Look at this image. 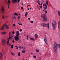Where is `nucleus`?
<instances>
[{
  "instance_id": "13",
  "label": "nucleus",
  "mask_w": 60,
  "mask_h": 60,
  "mask_svg": "<svg viewBox=\"0 0 60 60\" xmlns=\"http://www.w3.org/2000/svg\"><path fill=\"white\" fill-rule=\"evenodd\" d=\"M41 18H45V17H46V15L45 14H42L41 15Z\"/></svg>"
},
{
  "instance_id": "18",
  "label": "nucleus",
  "mask_w": 60,
  "mask_h": 60,
  "mask_svg": "<svg viewBox=\"0 0 60 60\" xmlns=\"http://www.w3.org/2000/svg\"><path fill=\"white\" fill-rule=\"evenodd\" d=\"M38 35H37V34H35V38H36L37 37H38Z\"/></svg>"
},
{
  "instance_id": "40",
  "label": "nucleus",
  "mask_w": 60,
  "mask_h": 60,
  "mask_svg": "<svg viewBox=\"0 0 60 60\" xmlns=\"http://www.w3.org/2000/svg\"><path fill=\"white\" fill-rule=\"evenodd\" d=\"M2 18L3 19H4V15H2Z\"/></svg>"
},
{
  "instance_id": "36",
  "label": "nucleus",
  "mask_w": 60,
  "mask_h": 60,
  "mask_svg": "<svg viewBox=\"0 0 60 60\" xmlns=\"http://www.w3.org/2000/svg\"><path fill=\"white\" fill-rule=\"evenodd\" d=\"M22 53H25V52H26V51H22Z\"/></svg>"
},
{
  "instance_id": "57",
  "label": "nucleus",
  "mask_w": 60,
  "mask_h": 60,
  "mask_svg": "<svg viewBox=\"0 0 60 60\" xmlns=\"http://www.w3.org/2000/svg\"><path fill=\"white\" fill-rule=\"evenodd\" d=\"M11 54H12V55H13V53H11Z\"/></svg>"
},
{
  "instance_id": "37",
  "label": "nucleus",
  "mask_w": 60,
  "mask_h": 60,
  "mask_svg": "<svg viewBox=\"0 0 60 60\" xmlns=\"http://www.w3.org/2000/svg\"><path fill=\"white\" fill-rule=\"evenodd\" d=\"M38 4H39V5H41V6L42 5V4H40L39 3H38Z\"/></svg>"
},
{
  "instance_id": "60",
  "label": "nucleus",
  "mask_w": 60,
  "mask_h": 60,
  "mask_svg": "<svg viewBox=\"0 0 60 60\" xmlns=\"http://www.w3.org/2000/svg\"><path fill=\"white\" fill-rule=\"evenodd\" d=\"M9 5H8V8H9Z\"/></svg>"
},
{
  "instance_id": "33",
  "label": "nucleus",
  "mask_w": 60,
  "mask_h": 60,
  "mask_svg": "<svg viewBox=\"0 0 60 60\" xmlns=\"http://www.w3.org/2000/svg\"><path fill=\"white\" fill-rule=\"evenodd\" d=\"M9 42V40H8V41H7V44H8Z\"/></svg>"
},
{
  "instance_id": "7",
  "label": "nucleus",
  "mask_w": 60,
  "mask_h": 60,
  "mask_svg": "<svg viewBox=\"0 0 60 60\" xmlns=\"http://www.w3.org/2000/svg\"><path fill=\"white\" fill-rule=\"evenodd\" d=\"M4 10H5L4 8L2 6L1 8V11L2 13H4Z\"/></svg>"
},
{
  "instance_id": "34",
  "label": "nucleus",
  "mask_w": 60,
  "mask_h": 60,
  "mask_svg": "<svg viewBox=\"0 0 60 60\" xmlns=\"http://www.w3.org/2000/svg\"><path fill=\"white\" fill-rule=\"evenodd\" d=\"M30 22L32 24H33V21H30Z\"/></svg>"
},
{
  "instance_id": "42",
  "label": "nucleus",
  "mask_w": 60,
  "mask_h": 60,
  "mask_svg": "<svg viewBox=\"0 0 60 60\" xmlns=\"http://www.w3.org/2000/svg\"><path fill=\"white\" fill-rule=\"evenodd\" d=\"M40 7L41 9H42V7L41 6H40Z\"/></svg>"
},
{
  "instance_id": "2",
  "label": "nucleus",
  "mask_w": 60,
  "mask_h": 60,
  "mask_svg": "<svg viewBox=\"0 0 60 60\" xmlns=\"http://www.w3.org/2000/svg\"><path fill=\"white\" fill-rule=\"evenodd\" d=\"M52 25L53 30H55L56 28V22L55 20H54L53 21Z\"/></svg>"
},
{
  "instance_id": "23",
  "label": "nucleus",
  "mask_w": 60,
  "mask_h": 60,
  "mask_svg": "<svg viewBox=\"0 0 60 60\" xmlns=\"http://www.w3.org/2000/svg\"><path fill=\"white\" fill-rule=\"evenodd\" d=\"M20 52H18V56H20Z\"/></svg>"
},
{
  "instance_id": "26",
  "label": "nucleus",
  "mask_w": 60,
  "mask_h": 60,
  "mask_svg": "<svg viewBox=\"0 0 60 60\" xmlns=\"http://www.w3.org/2000/svg\"><path fill=\"white\" fill-rule=\"evenodd\" d=\"M14 14L16 16H18V14L16 13H15Z\"/></svg>"
},
{
  "instance_id": "48",
  "label": "nucleus",
  "mask_w": 60,
  "mask_h": 60,
  "mask_svg": "<svg viewBox=\"0 0 60 60\" xmlns=\"http://www.w3.org/2000/svg\"><path fill=\"white\" fill-rule=\"evenodd\" d=\"M12 42H13V43H14V40H13L12 41Z\"/></svg>"
},
{
  "instance_id": "11",
  "label": "nucleus",
  "mask_w": 60,
  "mask_h": 60,
  "mask_svg": "<svg viewBox=\"0 0 60 60\" xmlns=\"http://www.w3.org/2000/svg\"><path fill=\"white\" fill-rule=\"evenodd\" d=\"M16 35L17 36H19V31H17L16 32Z\"/></svg>"
},
{
  "instance_id": "10",
  "label": "nucleus",
  "mask_w": 60,
  "mask_h": 60,
  "mask_svg": "<svg viewBox=\"0 0 60 60\" xmlns=\"http://www.w3.org/2000/svg\"><path fill=\"white\" fill-rule=\"evenodd\" d=\"M17 0H12V3H13V4H15V3H17Z\"/></svg>"
},
{
  "instance_id": "56",
  "label": "nucleus",
  "mask_w": 60,
  "mask_h": 60,
  "mask_svg": "<svg viewBox=\"0 0 60 60\" xmlns=\"http://www.w3.org/2000/svg\"><path fill=\"white\" fill-rule=\"evenodd\" d=\"M45 7H47V5H45Z\"/></svg>"
},
{
  "instance_id": "14",
  "label": "nucleus",
  "mask_w": 60,
  "mask_h": 60,
  "mask_svg": "<svg viewBox=\"0 0 60 60\" xmlns=\"http://www.w3.org/2000/svg\"><path fill=\"white\" fill-rule=\"evenodd\" d=\"M10 3H11V1L9 0H8V3H7V5H10Z\"/></svg>"
},
{
  "instance_id": "38",
  "label": "nucleus",
  "mask_w": 60,
  "mask_h": 60,
  "mask_svg": "<svg viewBox=\"0 0 60 60\" xmlns=\"http://www.w3.org/2000/svg\"><path fill=\"white\" fill-rule=\"evenodd\" d=\"M19 1H20V0H18L17 1L18 2L19 4Z\"/></svg>"
},
{
  "instance_id": "47",
  "label": "nucleus",
  "mask_w": 60,
  "mask_h": 60,
  "mask_svg": "<svg viewBox=\"0 0 60 60\" xmlns=\"http://www.w3.org/2000/svg\"><path fill=\"white\" fill-rule=\"evenodd\" d=\"M19 18H20V17H19V16L18 17V19H19Z\"/></svg>"
},
{
  "instance_id": "15",
  "label": "nucleus",
  "mask_w": 60,
  "mask_h": 60,
  "mask_svg": "<svg viewBox=\"0 0 60 60\" xmlns=\"http://www.w3.org/2000/svg\"><path fill=\"white\" fill-rule=\"evenodd\" d=\"M40 0H36V2L38 3V4L39 3H40Z\"/></svg>"
},
{
  "instance_id": "8",
  "label": "nucleus",
  "mask_w": 60,
  "mask_h": 60,
  "mask_svg": "<svg viewBox=\"0 0 60 60\" xmlns=\"http://www.w3.org/2000/svg\"><path fill=\"white\" fill-rule=\"evenodd\" d=\"M18 37H19V36H15V41H19V38Z\"/></svg>"
},
{
  "instance_id": "49",
  "label": "nucleus",
  "mask_w": 60,
  "mask_h": 60,
  "mask_svg": "<svg viewBox=\"0 0 60 60\" xmlns=\"http://www.w3.org/2000/svg\"><path fill=\"white\" fill-rule=\"evenodd\" d=\"M20 32H21V31H22V30L21 29H20Z\"/></svg>"
},
{
  "instance_id": "16",
  "label": "nucleus",
  "mask_w": 60,
  "mask_h": 60,
  "mask_svg": "<svg viewBox=\"0 0 60 60\" xmlns=\"http://www.w3.org/2000/svg\"><path fill=\"white\" fill-rule=\"evenodd\" d=\"M28 15V12H26L25 13V17H27V15Z\"/></svg>"
},
{
  "instance_id": "52",
  "label": "nucleus",
  "mask_w": 60,
  "mask_h": 60,
  "mask_svg": "<svg viewBox=\"0 0 60 60\" xmlns=\"http://www.w3.org/2000/svg\"><path fill=\"white\" fill-rule=\"evenodd\" d=\"M18 24H19V25H22V24H21V23L19 24V23H18Z\"/></svg>"
},
{
  "instance_id": "17",
  "label": "nucleus",
  "mask_w": 60,
  "mask_h": 60,
  "mask_svg": "<svg viewBox=\"0 0 60 60\" xmlns=\"http://www.w3.org/2000/svg\"><path fill=\"white\" fill-rule=\"evenodd\" d=\"M30 39L31 40H33V41H35V39L33 38H30Z\"/></svg>"
},
{
  "instance_id": "3",
  "label": "nucleus",
  "mask_w": 60,
  "mask_h": 60,
  "mask_svg": "<svg viewBox=\"0 0 60 60\" xmlns=\"http://www.w3.org/2000/svg\"><path fill=\"white\" fill-rule=\"evenodd\" d=\"M41 25L43 27H46L47 26L48 29H49V23H48L47 24H46L45 23H43L41 24Z\"/></svg>"
},
{
  "instance_id": "20",
  "label": "nucleus",
  "mask_w": 60,
  "mask_h": 60,
  "mask_svg": "<svg viewBox=\"0 0 60 60\" xmlns=\"http://www.w3.org/2000/svg\"><path fill=\"white\" fill-rule=\"evenodd\" d=\"M6 34V32H2L1 33V34Z\"/></svg>"
},
{
  "instance_id": "24",
  "label": "nucleus",
  "mask_w": 60,
  "mask_h": 60,
  "mask_svg": "<svg viewBox=\"0 0 60 60\" xmlns=\"http://www.w3.org/2000/svg\"><path fill=\"white\" fill-rule=\"evenodd\" d=\"M26 48H25V47H22V49H25Z\"/></svg>"
},
{
  "instance_id": "19",
  "label": "nucleus",
  "mask_w": 60,
  "mask_h": 60,
  "mask_svg": "<svg viewBox=\"0 0 60 60\" xmlns=\"http://www.w3.org/2000/svg\"><path fill=\"white\" fill-rule=\"evenodd\" d=\"M58 15L59 16H60V11L59 10L58 11Z\"/></svg>"
},
{
  "instance_id": "4",
  "label": "nucleus",
  "mask_w": 60,
  "mask_h": 60,
  "mask_svg": "<svg viewBox=\"0 0 60 60\" xmlns=\"http://www.w3.org/2000/svg\"><path fill=\"white\" fill-rule=\"evenodd\" d=\"M6 26V28H7V29H9V27H8V26L7 25H6V23H5L3 24V26H2V27H1L0 30H3V29H4V26Z\"/></svg>"
},
{
  "instance_id": "29",
  "label": "nucleus",
  "mask_w": 60,
  "mask_h": 60,
  "mask_svg": "<svg viewBox=\"0 0 60 60\" xmlns=\"http://www.w3.org/2000/svg\"><path fill=\"white\" fill-rule=\"evenodd\" d=\"M58 47L60 48V44H59L58 45Z\"/></svg>"
},
{
  "instance_id": "12",
  "label": "nucleus",
  "mask_w": 60,
  "mask_h": 60,
  "mask_svg": "<svg viewBox=\"0 0 60 60\" xmlns=\"http://www.w3.org/2000/svg\"><path fill=\"white\" fill-rule=\"evenodd\" d=\"M58 28L60 29V22L59 21L58 23Z\"/></svg>"
},
{
  "instance_id": "35",
  "label": "nucleus",
  "mask_w": 60,
  "mask_h": 60,
  "mask_svg": "<svg viewBox=\"0 0 60 60\" xmlns=\"http://www.w3.org/2000/svg\"><path fill=\"white\" fill-rule=\"evenodd\" d=\"M15 47H16V49H18V47L16 46H15Z\"/></svg>"
},
{
  "instance_id": "51",
  "label": "nucleus",
  "mask_w": 60,
  "mask_h": 60,
  "mask_svg": "<svg viewBox=\"0 0 60 60\" xmlns=\"http://www.w3.org/2000/svg\"><path fill=\"white\" fill-rule=\"evenodd\" d=\"M22 48L21 46H19V49H21Z\"/></svg>"
},
{
  "instance_id": "45",
  "label": "nucleus",
  "mask_w": 60,
  "mask_h": 60,
  "mask_svg": "<svg viewBox=\"0 0 60 60\" xmlns=\"http://www.w3.org/2000/svg\"><path fill=\"white\" fill-rule=\"evenodd\" d=\"M11 34V32H10L9 33V35H10V34Z\"/></svg>"
},
{
  "instance_id": "63",
  "label": "nucleus",
  "mask_w": 60,
  "mask_h": 60,
  "mask_svg": "<svg viewBox=\"0 0 60 60\" xmlns=\"http://www.w3.org/2000/svg\"><path fill=\"white\" fill-rule=\"evenodd\" d=\"M32 53H32V52H31V53L30 54V55H31L32 54Z\"/></svg>"
},
{
  "instance_id": "30",
  "label": "nucleus",
  "mask_w": 60,
  "mask_h": 60,
  "mask_svg": "<svg viewBox=\"0 0 60 60\" xmlns=\"http://www.w3.org/2000/svg\"><path fill=\"white\" fill-rule=\"evenodd\" d=\"M9 17V16L8 15H6V16H5L6 18H8Z\"/></svg>"
},
{
  "instance_id": "43",
  "label": "nucleus",
  "mask_w": 60,
  "mask_h": 60,
  "mask_svg": "<svg viewBox=\"0 0 60 60\" xmlns=\"http://www.w3.org/2000/svg\"><path fill=\"white\" fill-rule=\"evenodd\" d=\"M13 19H16V17H13Z\"/></svg>"
},
{
  "instance_id": "54",
  "label": "nucleus",
  "mask_w": 60,
  "mask_h": 60,
  "mask_svg": "<svg viewBox=\"0 0 60 60\" xmlns=\"http://www.w3.org/2000/svg\"><path fill=\"white\" fill-rule=\"evenodd\" d=\"M38 9H39V10H40L41 9H40V8H38Z\"/></svg>"
},
{
  "instance_id": "41",
  "label": "nucleus",
  "mask_w": 60,
  "mask_h": 60,
  "mask_svg": "<svg viewBox=\"0 0 60 60\" xmlns=\"http://www.w3.org/2000/svg\"><path fill=\"white\" fill-rule=\"evenodd\" d=\"M15 33L14 32V31H13L12 32V34H14Z\"/></svg>"
},
{
  "instance_id": "59",
  "label": "nucleus",
  "mask_w": 60,
  "mask_h": 60,
  "mask_svg": "<svg viewBox=\"0 0 60 60\" xmlns=\"http://www.w3.org/2000/svg\"><path fill=\"white\" fill-rule=\"evenodd\" d=\"M26 37L27 38H28V35Z\"/></svg>"
},
{
  "instance_id": "50",
  "label": "nucleus",
  "mask_w": 60,
  "mask_h": 60,
  "mask_svg": "<svg viewBox=\"0 0 60 60\" xmlns=\"http://www.w3.org/2000/svg\"><path fill=\"white\" fill-rule=\"evenodd\" d=\"M43 5L44 6H45V5L44 4H43Z\"/></svg>"
},
{
  "instance_id": "55",
  "label": "nucleus",
  "mask_w": 60,
  "mask_h": 60,
  "mask_svg": "<svg viewBox=\"0 0 60 60\" xmlns=\"http://www.w3.org/2000/svg\"><path fill=\"white\" fill-rule=\"evenodd\" d=\"M28 19H29V20H30V18H28Z\"/></svg>"
},
{
  "instance_id": "39",
  "label": "nucleus",
  "mask_w": 60,
  "mask_h": 60,
  "mask_svg": "<svg viewBox=\"0 0 60 60\" xmlns=\"http://www.w3.org/2000/svg\"><path fill=\"white\" fill-rule=\"evenodd\" d=\"M11 37L10 36L9 37V40H10V39H11Z\"/></svg>"
},
{
  "instance_id": "31",
  "label": "nucleus",
  "mask_w": 60,
  "mask_h": 60,
  "mask_svg": "<svg viewBox=\"0 0 60 60\" xmlns=\"http://www.w3.org/2000/svg\"><path fill=\"white\" fill-rule=\"evenodd\" d=\"M36 52H39V51L38 49L36 50Z\"/></svg>"
},
{
  "instance_id": "6",
  "label": "nucleus",
  "mask_w": 60,
  "mask_h": 60,
  "mask_svg": "<svg viewBox=\"0 0 60 60\" xmlns=\"http://www.w3.org/2000/svg\"><path fill=\"white\" fill-rule=\"evenodd\" d=\"M6 41L4 39H2V44L3 45H4L5 44Z\"/></svg>"
},
{
  "instance_id": "27",
  "label": "nucleus",
  "mask_w": 60,
  "mask_h": 60,
  "mask_svg": "<svg viewBox=\"0 0 60 60\" xmlns=\"http://www.w3.org/2000/svg\"><path fill=\"white\" fill-rule=\"evenodd\" d=\"M11 38H13L12 37H13V35H11Z\"/></svg>"
},
{
  "instance_id": "1",
  "label": "nucleus",
  "mask_w": 60,
  "mask_h": 60,
  "mask_svg": "<svg viewBox=\"0 0 60 60\" xmlns=\"http://www.w3.org/2000/svg\"><path fill=\"white\" fill-rule=\"evenodd\" d=\"M58 44L56 42H55L54 43V46L53 47V50L55 53H57V47L58 46Z\"/></svg>"
},
{
  "instance_id": "61",
  "label": "nucleus",
  "mask_w": 60,
  "mask_h": 60,
  "mask_svg": "<svg viewBox=\"0 0 60 60\" xmlns=\"http://www.w3.org/2000/svg\"><path fill=\"white\" fill-rule=\"evenodd\" d=\"M27 40H28V38H27Z\"/></svg>"
},
{
  "instance_id": "44",
  "label": "nucleus",
  "mask_w": 60,
  "mask_h": 60,
  "mask_svg": "<svg viewBox=\"0 0 60 60\" xmlns=\"http://www.w3.org/2000/svg\"><path fill=\"white\" fill-rule=\"evenodd\" d=\"M8 45H9V47H11V44H9Z\"/></svg>"
},
{
  "instance_id": "32",
  "label": "nucleus",
  "mask_w": 60,
  "mask_h": 60,
  "mask_svg": "<svg viewBox=\"0 0 60 60\" xmlns=\"http://www.w3.org/2000/svg\"><path fill=\"white\" fill-rule=\"evenodd\" d=\"M47 12H47V11H45V14H46V13H47Z\"/></svg>"
},
{
  "instance_id": "46",
  "label": "nucleus",
  "mask_w": 60,
  "mask_h": 60,
  "mask_svg": "<svg viewBox=\"0 0 60 60\" xmlns=\"http://www.w3.org/2000/svg\"><path fill=\"white\" fill-rule=\"evenodd\" d=\"M13 26H16V25L15 24H13Z\"/></svg>"
},
{
  "instance_id": "22",
  "label": "nucleus",
  "mask_w": 60,
  "mask_h": 60,
  "mask_svg": "<svg viewBox=\"0 0 60 60\" xmlns=\"http://www.w3.org/2000/svg\"><path fill=\"white\" fill-rule=\"evenodd\" d=\"M46 4L47 5H48L49 4V2H48V1H46Z\"/></svg>"
},
{
  "instance_id": "64",
  "label": "nucleus",
  "mask_w": 60,
  "mask_h": 60,
  "mask_svg": "<svg viewBox=\"0 0 60 60\" xmlns=\"http://www.w3.org/2000/svg\"><path fill=\"white\" fill-rule=\"evenodd\" d=\"M22 5H23V3H22Z\"/></svg>"
},
{
  "instance_id": "21",
  "label": "nucleus",
  "mask_w": 60,
  "mask_h": 60,
  "mask_svg": "<svg viewBox=\"0 0 60 60\" xmlns=\"http://www.w3.org/2000/svg\"><path fill=\"white\" fill-rule=\"evenodd\" d=\"M43 8L44 10H46L47 9V7H44Z\"/></svg>"
},
{
  "instance_id": "53",
  "label": "nucleus",
  "mask_w": 60,
  "mask_h": 60,
  "mask_svg": "<svg viewBox=\"0 0 60 60\" xmlns=\"http://www.w3.org/2000/svg\"><path fill=\"white\" fill-rule=\"evenodd\" d=\"M21 9H23V8L22 7L21 8Z\"/></svg>"
},
{
  "instance_id": "28",
  "label": "nucleus",
  "mask_w": 60,
  "mask_h": 60,
  "mask_svg": "<svg viewBox=\"0 0 60 60\" xmlns=\"http://www.w3.org/2000/svg\"><path fill=\"white\" fill-rule=\"evenodd\" d=\"M33 57L34 58H36V56L34 55L33 56Z\"/></svg>"
},
{
  "instance_id": "58",
  "label": "nucleus",
  "mask_w": 60,
  "mask_h": 60,
  "mask_svg": "<svg viewBox=\"0 0 60 60\" xmlns=\"http://www.w3.org/2000/svg\"><path fill=\"white\" fill-rule=\"evenodd\" d=\"M27 6H30V5H28V4H27Z\"/></svg>"
},
{
  "instance_id": "9",
  "label": "nucleus",
  "mask_w": 60,
  "mask_h": 60,
  "mask_svg": "<svg viewBox=\"0 0 60 60\" xmlns=\"http://www.w3.org/2000/svg\"><path fill=\"white\" fill-rule=\"evenodd\" d=\"M42 19L44 21H47L48 20V19L46 17L43 18Z\"/></svg>"
},
{
  "instance_id": "5",
  "label": "nucleus",
  "mask_w": 60,
  "mask_h": 60,
  "mask_svg": "<svg viewBox=\"0 0 60 60\" xmlns=\"http://www.w3.org/2000/svg\"><path fill=\"white\" fill-rule=\"evenodd\" d=\"M44 41L46 44H47V36L46 35H45L44 36Z\"/></svg>"
},
{
  "instance_id": "25",
  "label": "nucleus",
  "mask_w": 60,
  "mask_h": 60,
  "mask_svg": "<svg viewBox=\"0 0 60 60\" xmlns=\"http://www.w3.org/2000/svg\"><path fill=\"white\" fill-rule=\"evenodd\" d=\"M11 49H13V45H11Z\"/></svg>"
},
{
  "instance_id": "62",
  "label": "nucleus",
  "mask_w": 60,
  "mask_h": 60,
  "mask_svg": "<svg viewBox=\"0 0 60 60\" xmlns=\"http://www.w3.org/2000/svg\"><path fill=\"white\" fill-rule=\"evenodd\" d=\"M28 10H29V8H28Z\"/></svg>"
}]
</instances>
